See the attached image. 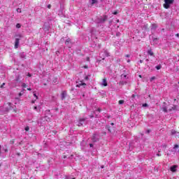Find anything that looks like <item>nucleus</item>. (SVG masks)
Instances as JSON below:
<instances>
[{"label": "nucleus", "mask_w": 179, "mask_h": 179, "mask_svg": "<svg viewBox=\"0 0 179 179\" xmlns=\"http://www.w3.org/2000/svg\"><path fill=\"white\" fill-rule=\"evenodd\" d=\"M87 79H89V77L86 76L85 77V80H87Z\"/></svg>", "instance_id": "7c9ffc66"}, {"label": "nucleus", "mask_w": 179, "mask_h": 179, "mask_svg": "<svg viewBox=\"0 0 179 179\" xmlns=\"http://www.w3.org/2000/svg\"><path fill=\"white\" fill-rule=\"evenodd\" d=\"M176 169H177V166H173L171 167V171H176Z\"/></svg>", "instance_id": "9d476101"}, {"label": "nucleus", "mask_w": 179, "mask_h": 179, "mask_svg": "<svg viewBox=\"0 0 179 179\" xmlns=\"http://www.w3.org/2000/svg\"><path fill=\"white\" fill-rule=\"evenodd\" d=\"M6 152H8V150H6Z\"/></svg>", "instance_id": "de8ad7c7"}, {"label": "nucleus", "mask_w": 179, "mask_h": 179, "mask_svg": "<svg viewBox=\"0 0 179 179\" xmlns=\"http://www.w3.org/2000/svg\"><path fill=\"white\" fill-rule=\"evenodd\" d=\"M28 76H29V78L31 77V74L28 73Z\"/></svg>", "instance_id": "c756f323"}, {"label": "nucleus", "mask_w": 179, "mask_h": 179, "mask_svg": "<svg viewBox=\"0 0 179 179\" xmlns=\"http://www.w3.org/2000/svg\"><path fill=\"white\" fill-rule=\"evenodd\" d=\"M27 90L30 91V90H31V88H27Z\"/></svg>", "instance_id": "e433bc0d"}, {"label": "nucleus", "mask_w": 179, "mask_h": 179, "mask_svg": "<svg viewBox=\"0 0 179 179\" xmlns=\"http://www.w3.org/2000/svg\"><path fill=\"white\" fill-rule=\"evenodd\" d=\"M143 107H148V103L143 104Z\"/></svg>", "instance_id": "a878e982"}, {"label": "nucleus", "mask_w": 179, "mask_h": 179, "mask_svg": "<svg viewBox=\"0 0 179 179\" xmlns=\"http://www.w3.org/2000/svg\"><path fill=\"white\" fill-rule=\"evenodd\" d=\"M53 83H57V79H55V80H53Z\"/></svg>", "instance_id": "cd10ccee"}, {"label": "nucleus", "mask_w": 179, "mask_h": 179, "mask_svg": "<svg viewBox=\"0 0 179 179\" xmlns=\"http://www.w3.org/2000/svg\"><path fill=\"white\" fill-rule=\"evenodd\" d=\"M0 153H1V145H0Z\"/></svg>", "instance_id": "a18cd8bd"}, {"label": "nucleus", "mask_w": 179, "mask_h": 179, "mask_svg": "<svg viewBox=\"0 0 179 179\" xmlns=\"http://www.w3.org/2000/svg\"><path fill=\"white\" fill-rule=\"evenodd\" d=\"M3 86H5V83H3L1 85V87L2 88V87H3Z\"/></svg>", "instance_id": "bb28decb"}, {"label": "nucleus", "mask_w": 179, "mask_h": 179, "mask_svg": "<svg viewBox=\"0 0 179 179\" xmlns=\"http://www.w3.org/2000/svg\"><path fill=\"white\" fill-rule=\"evenodd\" d=\"M155 79H156V77L153 76L150 79V82H152L153 80H155Z\"/></svg>", "instance_id": "4468645a"}, {"label": "nucleus", "mask_w": 179, "mask_h": 179, "mask_svg": "<svg viewBox=\"0 0 179 179\" xmlns=\"http://www.w3.org/2000/svg\"><path fill=\"white\" fill-rule=\"evenodd\" d=\"M102 86H107V80H106L105 78L103 80L102 83H101Z\"/></svg>", "instance_id": "0eeeda50"}, {"label": "nucleus", "mask_w": 179, "mask_h": 179, "mask_svg": "<svg viewBox=\"0 0 179 179\" xmlns=\"http://www.w3.org/2000/svg\"><path fill=\"white\" fill-rule=\"evenodd\" d=\"M177 148H178V145H175L173 149H177Z\"/></svg>", "instance_id": "5701e85b"}, {"label": "nucleus", "mask_w": 179, "mask_h": 179, "mask_svg": "<svg viewBox=\"0 0 179 179\" xmlns=\"http://www.w3.org/2000/svg\"><path fill=\"white\" fill-rule=\"evenodd\" d=\"M90 148H93V144H90Z\"/></svg>", "instance_id": "473e14b6"}, {"label": "nucleus", "mask_w": 179, "mask_h": 179, "mask_svg": "<svg viewBox=\"0 0 179 179\" xmlns=\"http://www.w3.org/2000/svg\"><path fill=\"white\" fill-rule=\"evenodd\" d=\"M34 97H36V99H38V97L37 96V95L34 92Z\"/></svg>", "instance_id": "393cba45"}, {"label": "nucleus", "mask_w": 179, "mask_h": 179, "mask_svg": "<svg viewBox=\"0 0 179 179\" xmlns=\"http://www.w3.org/2000/svg\"><path fill=\"white\" fill-rule=\"evenodd\" d=\"M84 121H85V119H80V122H79V124H78V127H81V125L83 124L82 122H84Z\"/></svg>", "instance_id": "1a4fd4ad"}, {"label": "nucleus", "mask_w": 179, "mask_h": 179, "mask_svg": "<svg viewBox=\"0 0 179 179\" xmlns=\"http://www.w3.org/2000/svg\"><path fill=\"white\" fill-rule=\"evenodd\" d=\"M16 27H17V29H20V27H21L20 24H17Z\"/></svg>", "instance_id": "f3484780"}, {"label": "nucleus", "mask_w": 179, "mask_h": 179, "mask_svg": "<svg viewBox=\"0 0 179 179\" xmlns=\"http://www.w3.org/2000/svg\"><path fill=\"white\" fill-rule=\"evenodd\" d=\"M177 109V106H167L166 105V103H164V105L162 106V110L164 111V113H167L169 111H173V110H176Z\"/></svg>", "instance_id": "f257e3e1"}, {"label": "nucleus", "mask_w": 179, "mask_h": 179, "mask_svg": "<svg viewBox=\"0 0 179 179\" xmlns=\"http://www.w3.org/2000/svg\"><path fill=\"white\" fill-rule=\"evenodd\" d=\"M87 61H89V57L87 58Z\"/></svg>", "instance_id": "49530a36"}, {"label": "nucleus", "mask_w": 179, "mask_h": 179, "mask_svg": "<svg viewBox=\"0 0 179 179\" xmlns=\"http://www.w3.org/2000/svg\"><path fill=\"white\" fill-rule=\"evenodd\" d=\"M164 2L165 3H164V8H165V9H169L171 3L174 2V0H164Z\"/></svg>", "instance_id": "7ed1b4c3"}, {"label": "nucleus", "mask_w": 179, "mask_h": 179, "mask_svg": "<svg viewBox=\"0 0 179 179\" xmlns=\"http://www.w3.org/2000/svg\"><path fill=\"white\" fill-rule=\"evenodd\" d=\"M175 134H177V131H174V130H172L171 131V134L172 135H174Z\"/></svg>", "instance_id": "aec40b11"}, {"label": "nucleus", "mask_w": 179, "mask_h": 179, "mask_svg": "<svg viewBox=\"0 0 179 179\" xmlns=\"http://www.w3.org/2000/svg\"><path fill=\"white\" fill-rule=\"evenodd\" d=\"M99 113H100V109L98 110Z\"/></svg>", "instance_id": "37998d69"}, {"label": "nucleus", "mask_w": 179, "mask_h": 179, "mask_svg": "<svg viewBox=\"0 0 179 179\" xmlns=\"http://www.w3.org/2000/svg\"><path fill=\"white\" fill-rule=\"evenodd\" d=\"M65 97H66V92L63 91L62 93V99L64 100V99H65Z\"/></svg>", "instance_id": "39448f33"}, {"label": "nucleus", "mask_w": 179, "mask_h": 179, "mask_svg": "<svg viewBox=\"0 0 179 179\" xmlns=\"http://www.w3.org/2000/svg\"><path fill=\"white\" fill-rule=\"evenodd\" d=\"M119 104H124V100H120Z\"/></svg>", "instance_id": "6ab92c4d"}, {"label": "nucleus", "mask_w": 179, "mask_h": 179, "mask_svg": "<svg viewBox=\"0 0 179 179\" xmlns=\"http://www.w3.org/2000/svg\"><path fill=\"white\" fill-rule=\"evenodd\" d=\"M22 86V87L26 88L27 87V85H26V83H23Z\"/></svg>", "instance_id": "a211bd4d"}, {"label": "nucleus", "mask_w": 179, "mask_h": 179, "mask_svg": "<svg viewBox=\"0 0 179 179\" xmlns=\"http://www.w3.org/2000/svg\"><path fill=\"white\" fill-rule=\"evenodd\" d=\"M15 48H19V44H20V38H22V35L20 34H16L15 35Z\"/></svg>", "instance_id": "f03ea898"}, {"label": "nucleus", "mask_w": 179, "mask_h": 179, "mask_svg": "<svg viewBox=\"0 0 179 179\" xmlns=\"http://www.w3.org/2000/svg\"><path fill=\"white\" fill-rule=\"evenodd\" d=\"M126 57H127V58H129V55H126Z\"/></svg>", "instance_id": "c85d7f7f"}, {"label": "nucleus", "mask_w": 179, "mask_h": 179, "mask_svg": "<svg viewBox=\"0 0 179 179\" xmlns=\"http://www.w3.org/2000/svg\"><path fill=\"white\" fill-rule=\"evenodd\" d=\"M94 3H97V0H92V5H94Z\"/></svg>", "instance_id": "ddd939ff"}, {"label": "nucleus", "mask_w": 179, "mask_h": 179, "mask_svg": "<svg viewBox=\"0 0 179 179\" xmlns=\"http://www.w3.org/2000/svg\"><path fill=\"white\" fill-rule=\"evenodd\" d=\"M148 54H149V55H151V57H152V55H154L153 51H152L151 49L148 50Z\"/></svg>", "instance_id": "6e6552de"}, {"label": "nucleus", "mask_w": 179, "mask_h": 179, "mask_svg": "<svg viewBox=\"0 0 179 179\" xmlns=\"http://www.w3.org/2000/svg\"><path fill=\"white\" fill-rule=\"evenodd\" d=\"M176 37H179V34H176Z\"/></svg>", "instance_id": "c9c22d12"}, {"label": "nucleus", "mask_w": 179, "mask_h": 179, "mask_svg": "<svg viewBox=\"0 0 179 179\" xmlns=\"http://www.w3.org/2000/svg\"><path fill=\"white\" fill-rule=\"evenodd\" d=\"M77 86H78L79 87H80V86H86V83L81 82V83H79L78 85H77Z\"/></svg>", "instance_id": "9b49d317"}, {"label": "nucleus", "mask_w": 179, "mask_h": 179, "mask_svg": "<svg viewBox=\"0 0 179 179\" xmlns=\"http://www.w3.org/2000/svg\"><path fill=\"white\" fill-rule=\"evenodd\" d=\"M127 62H131V60H130V59H128V60H127Z\"/></svg>", "instance_id": "4c0bfd02"}, {"label": "nucleus", "mask_w": 179, "mask_h": 179, "mask_svg": "<svg viewBox=\"0 0 179 179\" xmlns=\"http://www.w3.org/2000/svg\"><path fill=\"white\" fill-rule=\"evenodd\" d=\"M111 125H114V123H111Z\"/></svg>", "instance_id": "c03bdc74"}, {"label": "nucleus", "mask_w": 179, "mask_h": 179, "mask_svg": "<svg viewBox=\"0 0 179 179\" xmlns=\"http://www.w3.org/2000/svg\"><path fill=\"white\" fill-rule=\"evenodd\" d=\"M106 57H108V55L107 54V52H106Z\"/></svg>", "instance_id": "58836bf2"}, {"label": "nucleus", "mask_w": 179, "mask_h": 179, "mask_svg": "<svg viewBox=\"0 0 179 179\" xmlns=\"http://www.w3.org/2000/svg\"><path fill=\"white\" fill-rule=\"evenodd\" d=\"M17 12L18 13H22V9L17 8Z\"/></svg>", "instance_id": "2eb2a0df"}, {"label": "nucleus", "mask_w": 179, "mask_h": 179, "mask_svg": "<svg viewBox=\"0 0 179 179\" xmlns=\"http://www.w3.org/2000/svg\"><path fill=\"white\" fill-rule=\"evenodd\" d=\"M34 110H37V106H34Z\"/></svg>", "instance_id": "2f4dec72"}, {"label": "nucleus", "mask_w": 179, "mask_h": 179, "mask_svg": "<svg viewBox=\"0 0 179 179\" xmlns=\"http://www.w3.org/2000/svg\"><path fill=\"white\" fill-rule=\"evenodd\" d=\"M157 156H160V155H159V154H157Z\"/></svg>", "instance_id": "79ce46f5"}, {"label": "nucleus", "mask_w": 179, "mask_h": 179, "mask_svg": "<svg viewBox=\"0 0 179 179\" xmlns=\"http://www.w3.org/2000/svg\"><path fill=\"white\" fill-rule=\"evenodd\" d=\"M24 90H23L22 91V92H20V94H19V96H23V91H24Z\"/></svg>", "instance_id": "4be33fe9"}, {"label": "nucleus", "mask_w": 179, "mask_h": 179, "mask_svg": "<svg viewBox=\"0 0 179 179\" xmlns=\"http://www.w3.org/2000/svg\"><path fill=\"white\" fill-rule=\"evenodd\" d=\"M29 129H30V127H25V131H29Z\"/></svg>", "instance_id": "412c9836"}, {"label": "nucleus", "mask_w": 179, "mask_h": 179, "mask_svg": "<svg viewBox=\"0 0 179 179\" xmlns=\"http://www.w3.org/2000/svg\"><path fill=\"white\" fill-rule=\"evenodd\" d=\"M117 11H115L113 13V15H117Z\"/></svg>", "instance_id": "72a5a7b5"}, {"label": "nucleus", "mask_w": 179, "mask_h": 179, "mask_svg": "<svg viewBox=\"0 0 179 179\" xmlns=\"http://www.w3.org/2000/svg\"><path fill=\"white\" fill-rule=\"evenodd\" d=\"M121 79H122V81L120 82V84L121 85H127V81L125 80V79H128V77L127 76V75L122 74Z\"/></svg>", "instance_id": "20e7f679"}, {"label": "nucleus", "mask_w": 179, "mask_h": 179, "mask_svg": "<svg viewBox=\"0 0 179 179\" xmlns=\"http://www.w3.org/2000/svg\"><path fill=\"white\" fill-rule=\"evenodd\" d=\"M156 69H157V71H159V69H162V66H157Z\"/></svg>", "instance_id": "dca6fc26"}, {"label": "nucleus", "mask_w": 179, "mask_h": 179, "mask_svg": "<svg viewBox=\"0 0 179 179\" xmlns=\"http://www.w3.org/2000/svg\"><path fill=\"white\" fill-rule=\"evenodd\" d=\"M65 44L66 45H68L69 47H70L69 44H71V39L68 38L66 41H65Z\"/></svg>", "instance_id": "423d86ee"}, {"label": "nucleus", "mask_w": 179, "mask_h": 179, "mask_svg": "<svg viewBox=\"0 0 179 179\" xmlns=\"http://www.w3.org/2000/svg\"><path fill=\"white\" fill-rule=\"evenodd\" d=\"M132 97H133V98H135V95L133 94V95H132Z\"/></svg>", "instance_id": "a19ab883"}, {"label": "nucleus", "mask_w": 179, "mask_h": 179, "mask_svg": "<svg viewBox=\"0 0 179 179\" xmlns=\"http://www.w3.org/2000/svg\"><path fill=\"white\" fill-rule=\"evenodd\" d=\"M84 68H85V69H87V66H85Z\"/></svg>", "instance_id": "f704fd0d"}, {"label": "nucleus", "mask_w": 179, "mask_h": 179, "mask_svg": "<svg viewBox=\"0 0 179 179\" xmlns=\"http://www.w3.org/2000/svg\"><path fill=\"white\" fill-rule=\"evenodd\" d=\"M138 76H139V78H142V75H139Z\"/></svg>", "instance_id": "ea45409f"}, {"label": "nucleus", "mask_w": 179, "mask_h": 179, "mask_svg": "<svg viewBox=\"0 0 179 179\" xmlns=\"http://www.w3.org/2000/svg\"><path fill=\"white\" fill-rule=\"evenodd\" d=\"M48 9H51V4H48Z\"/></svg>", "instance_id": "b1692460"}, {"label": "nucleus", "mask_w": 179, "mask_h": 179, "mask_svg": "<svg viewBox=\"0 0 179 179\" xmlns=\"http://www.w3.org/2000/svg\"><path fill=\"white\" fill-rule=\"evenodd\" d=\"M107 20V17L104 16L103 18L100 21L101 23H103V22H106Z\"/></svg>", "instance_id": "f8f14e48"}]
</instances>
